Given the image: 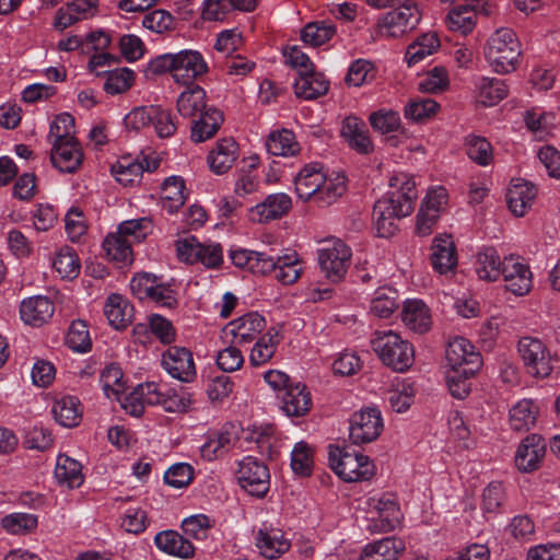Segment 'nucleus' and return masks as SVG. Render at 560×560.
<instances>
[{
    "label": "nucleus",
    "instance_id": "1",
    "mask_svg": "<svg viewBox=\"0 0 560 560\" xmlns=\"http://www.w3.org/2000/svg\"><path fill=\"white\" fill-rule=\"evenodd\" d=\"M389 187L390 190L373 208V223L380 237L395 235L399 220L413 211L417 199L416 183L407 174L394 175Z\"/></svg>",
    "mask_w": 560,
    "mask_h": 560
},
{
    "label": "nucleus",
    "instance_id": "2",
    "mask_svg": "<svg viewBox=\"0 0 560 560\" xmlns=\"http://www.w3.org/2000/svg\"><path fill=\"white\" fill-rule=\"evenodd\" d=\"M176 108L180 116L192 119L191 139L195 142L213 137L223 122L222 113L207 105L206 91L199 85L183 91L177 97Z\"/></svg>",
    "mask_w": 560,
    "mask_h": 560
},
{
    "label": "nucleus",
    "instance_id": "3",
    "mask_svg": "<svg viewBox=\"0 0 560 560\" xmlns=\"http://www.w3.org/2000/svg\"><path fill=\"white\" fill-rule=\"evenodd\" d=\"M148 71L152 74L170 72L175 82L188 84L207 73L208 65L199 51L185 49L155 57L148 65Z\"/></svg>",
    "mask_w": 560,
    "mask_h": 560
},
{
    "label": "nucleus",
    "instance_id": "4",
    "mask_svg": "<svg viewBox=\"0 0 560 560\" xmlns=\"http://www.w3.org/2000/svg\"><path fill=\"white\" fill-rule=\"evenodd\" d=\"M522 56V45L509 27L494 31L485 46V57L492 70L508 74L516 70Z\"/></svg>",
    "mask_w": 560,
    "mask_h": 560
},
{
    "label": "nucleus",
    "instance_id": "5",
    "mask_svg": "<svg viewBox=\"0 0 560 560\" xmlns=\"http://www.w3.org/2000/svg\"><path fill=\"white\" fill-rule=\"evenodd\" d=\"M329 465L347 482L369 480L375 475V465L369 456L350 447L329 446Z\"/></svg>",
    "mask_w": 560,
    "mask_h": 560
},
{
    "label": "nucleus",
    "instance_id": "6",
    "mask_svg": "<svg viewBox=\"0 0 560 560\" xmlns=\"http://www.w3.org/2000/svg\"><path fill=\"white\" fill-rule=\"evenodd\" d=\"M421 11L416 2L400 3L384 14L377 22V34L384 37H399L415 30L421 21Z\"/></svg>",
    "mask_w": 560,
    "mask_h": 560
},
{
    "label": "nucleus",
    "instance_id": "7",
    "mask_svg": "<svg viewBox=\"0 0 560 560\" xmlns=\"http://www.w3.org/2000/svg\"><path fill=\"white\" fill-rule=\"evenodd\" d=\"M266 326L265 318L250 312L228 323L222 329L221 338L228 347L224 350H238L250 343Z\"/></svg>",
    "mask_w": 560,
    "mask_h": 560
},
{
    "label": "nucleus",
    "instance_id": "8",
    "mask_svg": "<svg viewBox=\"0 0 560 560\" xmlns=\"http://www.w3.org/2000/svg\"><path fill=\"white\" fill-rule=\"evenodd\" d=\"M235 476L238 485L248 494L262 498L270 487V474L264 462L254 456H245L237 464Z\"/></svg>",
    "mask_w": 560,
    "mask_h": 560
},
{
    "label": "nucleus",
    "instance_id": "9",
    "mask_svg": "<svg viewBox=\"0 0 560 560\" xmlns=\"http://www.w3.org/2000/svg\"><path fill=\"white\" fill-rule=\"evenodd\" d=\"M369 512L375 514L369 521L371 533H387L394 530L401 520V513L396 501L387 495H373L368 499Z\"/></svg>",
    "mask_w": 560,
    "mask_h": 560
},
{
    "label": "nucleus",
    "instance_id": "10",
    "mask_svg": "<svg viewBox=\"0 0 560 560\" xmlns=\"http://www.w3.org/2000/svg\"><path fill=\"white\" fill-rule=\"evenodd\" d=\"M383 428L381 411L377 408L368 407L352 415L349 439L357 445L371 443L378 438Z\"/></svg>",
    "mask_w": 560,
    "mask_h": 560
},
{
    "label": "nucleus",
    "instance_id": "11",
    "mask_svg": "<svg viewBox=\"0 0 560 560\" xmlns=\"http://www.w3.org/2000/svg\"><path fill=\"white\" fill-rule=\"evenodd\" d=\"M351 250L341 241L328 242L318 250V262L326 277L332 281L341 279L350 265Z\"/></svg>",
    "mask_w": 560,
    "mask_h": 560
},
{
    "label": "nucleus",
    "instance_id": "12",
    "mask_svg": "<svg viewBox=\"0 0 560 560\" xmlns=\"http://www.w3.org/2000/svg\"><path fill=\"white\" fill-rule=\"evenodd\" d=\"M508 291L515 295H525L533 285V275L529 267L523 264L520 257H504L502 262V273Z\"/></svg>",
    "mask_w": 560,
    "mask_h": 560
},
{
    "label": "nucleus",
    "instance_id": "13",
    "mask_svg": "<svg viewBox=\"0 0 560 560\" xmlns=\"http://www.w3.org/2000/svg\"><path fill=\"white\" fill-rule=\"evenodd\" d=\"M292 208V199L288 194L276 192L267 196L264 201L249 210V219L257 223H267L285 215Z\"/></svg>",
    "mask_w": 560,
    "mask_h": 560
},
{
    "label": "nucleus",
    "instance_id": "14",
    "mask_svg": "<svg viewBox=\"0 0 560 560\" xmlns=\"http://www.w3.org/2000/svg\"><path fill=\"white\" fill-rule=\"evenodd\" d=\"M278 398L282 411L288 417H303L313 405L311 392L300 382L289 385L282 394L278 395Z\"/></svg>",
    "mask_w": 560,
    "mask_h": 560
},
{
    "label": "nucleus",
    "instance_id": "15",
    "mask_svg": "<svg viewBox=\"0 0 560 560\" xmlns=\"http://www.w3.org/2000/svg\"><path fill=\"white\" fill-rule=\"evenodd\" d=\"M546 454L545 440L537 434L526 436L515 454V464L521 471L536 470Z\"/></svg>",
    "mask_w": 560,
    "mask_h": 560
},
{
    "label": "nucleus",
    "instance_id": "16",
    "mask_svg": "<svg viewBox=\"0 0 560 560\" xmlns=\"http://www.w3.org/2000/svg\"><path fill=\"white\" fill-rule=\"evenodd\" d=\"M55 313L54 302L44 295H35L22 301L21 319L30 326L39 327L48 323Z\"/></svg>",
    "mask_w": 560,
    "mask_h": 560
},
{
    "label": "nucleus",
    "instance_id": "17",
    "mask_svg": "<svg viewBox=\"0 0 560 560\" xmlns=\"http://www.w3.org/2000/svg\"><path fill=\"white\" fill-rule=\"evenodd\" d=\"M431 250V264L440 275H445L456 268L457 253L450 234L436 235L433 238Z\"/></svg>",
    "mask_w": 560,
    "mask_h": 560
},
{
    "label": "nucleus",
    "instance_id": "18",
    "mask_svg": "<svg viewBox=\"0 0 560 560\" xmlns=\"http://www.w3.org/2000/svg\"><path fill=\"white\" fill-rule=\"evenodd\" d=\"M404 325L418 334H424L432 326V315L428 305L419 299L406 300L401 308Z\"/></svg>",
    "mask_w": 560,
    "mask_h": 560
},
{
    "label": "nucleus",
    "instance_id": "19",
    "mask_svg": "<svg viewBox=\"0 0 560 560\" xmlns=\"http://www.w3.org/2000/svg\"><path fill=\"white\" fill-rule=\"evenodd\" d=\"M537 196L536 187L528 182L515 180L506 192V203L515 217H524L533 207Z\"/></svg>",
    "mask_w": 560,
    "mask_h": 560
},
{
    "label": "nucleus",
    "instance_id": "20",
    "mask_svg": "<svg viewBox=\"0 0 560 560\" xmlns=\"http://www.w3.org/2000/svg\"><path fill=\"white\" fill-rule=\"evenodd\" d=\"M50 161L63 173H73L82 164L83 152L77 140L51 144Z\"/></svg>",
    "mask_w": 560,
    "mask_h": 560
},
{
    "label": "nucleus",
    "instance_id": "21",
    "mask_svg": "<svg viewBox=\"0 0 560 560\" xmlns=\"http://www.w3.org/2000/svg\"><path fill=\"white\" fill-rule=\"evenodd\" d=\"M256 546L265 558L277 559L290 549L291 542L281 529L264 527L256 534Z\"/></svg>",
    "mask_w": 560,
    "mask_h": 560
},
{
    "label": "nucleus",
    "instance_id": "22",
    "mask_svg": "<svg viewBox=\"0 0 560 560\" xmlns=\"http://www.w3.org/2000/svg\"><path fill=\"white\" fill-rule=\"evenodd\" d=\"M154 545L164 553L183 559H189L195 555L194 545L173 529H166L154 536Z\"/></svg>",
    "mask_w": 560,
    "mask_h": 560
},
{
    "label": "nucleus",
    "instance_id": "23",
    "mask_svg": "<svg viewBox=\"0 0 560 560\" xmlns=\"http://www.w3.org/2000/svg\"><path fill=\"white\" fill-rule=\"evenodd\" d=\"M161 364L176 380L190 382L196 376L191 352H163Z\"/></svg>",
    "mask_w": 560,
    "mask_h": 560
},
{
    "label": "nucleus",
    "instance_id": "24",
    "mask_svg": "<svg viewBox=\"0 0 560 560\" xmlns=\"http://www.w3.org/2000/svg\"><path fill=\"white\" fill-rule=\"evenodd\" d=\"M238 156V145L232 138H224L215 143L207 161L215 174L226 173Z\"/></svg>",
    "mask_w": 560,
    "mask_h": 560
},
{
    "label": "nucleus",
    "instance_id": "25",
    "mask_svg": "<svg viewBox=\"0 0 560 560\" xmlns=\"http://www.w3.org/2000/svg\"><path fill=\"white\" fill-rule=\"evenodd\" d=\"M104 315L115 329H125L133 318V306L122 295L113 293L104 304Z\"/></svg>",
    "mask_w": 560,
    "mask_h": 560
},
{
    "label": "nucleus",
    "instance_id": "26",
    "mask_svg": "<svg viewBox=\"0 0 560 560\" xmlns=\"http://www.w3.org/2000/svg\"><path fill=\"white\" fill-rule=\"evenodd\" d=\"M341 133L358 153L369 154L373 151L374 147L363 120L357 117H347L343 120Z\"/></svg>",
    "mask_w": 560,
    "mask_h": 560
},
{
    "label": "nucleus",
    "instance_id": "27",
    "mask_svg": "<svg viewBox=\"0 0 560 560\" xmlns=\"http://www.w3.org/2000/svg\"><path fill=\"white\" fill-rule=\"evenodd\" d=\"M405 550V542L396 537H386L369 542L362 549L359 560H397Z\"/></svg>",
    "mask_w": 560,
    "mask_h": 560
},
{
    "label": "nucleus",
    "instance_id": "28",
    "mask_svg": "<svg viewBox=\"0 0 560 560\" xmlns=\"http://www.w3.org/2000/svg\"><path fill=\"white\" fill-rule=\"evenodd\" d=\"M329 90V81L320 72L310 71L299 75L294 82V93L304 100H315L325 95Z\"/></svg>",
    "mask_w": 560,
    "mask_h": 560
},
{
    "label": "nucleus",
    "instance_id": "29",
    "mask_svg": "<svg viewBox=\"0 0 560 560\" xmlns=\"http://www.w3.org/2000/svg\"><path fill=\"white\" fill-rule=\"evenodd\" d=\"M187 198L185 182L179 176H170L165 178L161 187V202L163 209L168 213L177 212Z\"/></svg>",
    "mask_w": 560,
    "mask_h": 560
},
{
    "label": "nucleus",
    "instance_id": "30",
    "mask_svg": "<svg viewBox=\"0 0 560 560\" xmlns=\"http://www.w3.org/2000/svg\"><path fill=\"white\" fill-rule=\"evenodd\" d=\"M324 172L318 164L306 165L295 178V191L300 199H315L320 184L324 182Z\"/></svg>",
    "mask_w": 560,
    "mask_h": 560
},
{
    "label": "nucleus",
    "instance_id": "31",
    "mask_svg": "<svg viewBox=\"0 0 560 560\" xmlns=\"http://www.w3.org/2000/svg\"><path fill=\"white\" fill-rule=\"evenodd\" d=\"M481 365V352H446V372L474 376Z\"/></svg>",
    "mask_w": 560,
    "mask_h": 560
},
{
    "label": "nucleus",
    "instance_id": "32",
    "mask_svg": "<svg viewBox=\"0 0 560 560\" xmlns=\"http://www.w3.org/2000/svg\"><path fill=\"white\" fill-rule=\"evenodd\" d=\"M55 478L63 487L69 489L79 488L84 480L82 466L78 460L67 455H59L55 467Z\"/></svg>",
    "mask_w": 560,
    "mask_h": 560
},
{
    "label": "nucleus",
    "instance_id": "33",
    "mask_svg": "<svg viewBox=\"0 0 560 560\" xmlns=\"http://www.w3.org/2000/svg\"><path fill=\"white\" fill-rule=\"evenodd\" d=\"M476 89L477 100L483 106H494L509 94L506 82L497 78H480Z\"/></svg>",
    "mask_w": 560,
    "mask_h": 560
},
{
    "label": "nucleus",
    "instance_id": "34",
    "mask_svg": "<svg viewBox=\"0 0 560 560\" xmlns=\"http://www.w3.org/2000/svg\"><path fill=\"white\" fill-rule=\"evenodd\" d=\"M224 428L208 436L207 441L200 447L201 456L207 460H213L224 455L235 443L236 435L231 430Z\"/></svg>",
    "mask_w": 560,
    "mask_h": 560
},
{
    "label": "nucleus",
    "instance_id": "35",
    "mask_svg": "<svg viewBox=\"0 0 560 560\" xmlns=\"http://www.w3.org/2000/svg\"><path fill=\"white\" fill-rule=\"evenodd\" d=\"M538 406L532 399H522L510 409V425L514 431H528L537 420Z\"/></svg>",
    "mask_w": 560,
    "mask_h": 560
},
{
    "label": "nucleus",
    "instance_id": "36",
    "mask_svg": "<svg viewBox=\"0 0 560 560\" xmlns=\"http://www.w3.org/2000/svg\"><path fill=\"white\" fill-rule=\"evenodd\" d=\"M502 262L493 247H487L476 256L475 269L479 279L497 281L502 273Z\"/></svg>",
    "mask_w": 560,
    "mask_h": 560
},
{
    "label": "nucleus",
    "instance_id": "37",
    "mask_svg": "<svg viewBox=\"0 0 560 560\" xmlns=\"http://www.w3.org/2000/svg\"><path fill=\"white\" fill-rule=\"evenodd\" d=\"M51 411L55 420L66 428L78 425L82 417L80 401L73 396H66L56 400Z\"/></svg>",
    "mask_w": 560,
    "mask_h": 560
},
{
    "label": "nucleus",
    "instance_id": "38",
    "mask_svg": "<svg viewBox=\"0 0 560 560\" xmlns=\"http://www.w3.org/2000/svg\"><path fill=\"white\" fill-rule=\"evenodd\" d=\"M266 148L276 156H294L301 150L294 133L288 129L271 132L266 141Z\"/></svg>",
    "mask_w": 560,
    "mask_h": 560
},
{
    "label": "nucleus",
    "instance_id": "39",
    "mask_svg": "<svg viewBox=\"0 0 560 560\" xmlns=\"http://www.w3.org/2000/svg\"><path fill=\"white\" fill-rule=\"evenodd\" d=\"M324 183L314 199L319 206H329L341 197L347 189V178L343 174H332L327 176L324 173Z\"/></svg>",
    "mask_w": 560,
    "mask_h": 560
},
{
    "label": "nucleus",
    "instance_id": "40",
    "mask_svg": "<svg viewBox=\"0 0 560 560\" xmlns=\"http://www.w3.org/2000/svg\"><path fill=\"white\" fill-rule=\"evenodd\" d=\"M398 292L397 290L383 287L378 288L371 301V313L380 318H388L395 311H397Z\"/></svg>",
    "mask_w": 560,
    "mask_h": 560
},
{
    "label": "nucleus",
    "instance_id": "41",
    "mask_svg": "<svg viewBox=\"0 0 560 560\" xmlns=\"http://www.w3.org/2000/svg\"><path fill=\"white\" fill-rule=\"evenodd\" d=\"M301 272L302 267L295 252L277 256V266H275L273 275L279 282L285 285L292 284L300 278Z\"/></svg>",
    "mask_w": 560,
    "mask_h": 560
},
{
    "label": "nucleus",
    "instance_id": "42",
    "mask_svg": "<svg viewBox=\"0 0 560 560\" xmlns=\"http://www.w3.org/2000/svg\"><path fill=\"white\" fill-rule=\"evenodd\" d=\"M440 48V39L436 33L429 32L420 36L406 51V60L409 66L422 61Z\"/></svg>",
    "mask_w": 560,
    "mask_h": 560
},
{
    "label": "nucleus",
    "instance_id": "43",
    "mask_svg": "<svg viewBox=\"0 0 560 560\" xmlns=\"http://www.w3.org/2000/svg\"><path fill=\"white\" fill-rule=\"evenodd\" d=\"M122 376L121 369L116 364H109L102 371L101 384L107 398L120 400L126 388Z\"/></svg>",
    "mask_w": 560,
    "mask_h": 560
},
{
    "label": "nucleus",
    "instance_id": "44",
    "mask_svg": "<svg viewBox=\"0 0 560 560\" xmlns=\"http://www.w3.org/2000/svg\"><path fill=\"white\" fill-rule=\"evenodd\" d=\"M52 267L62 279H74L80 273V260L75 252L69 247H61L52 260Z\"/></svg>",
    "mask_w": 560,
    "mask_h": 560
},
{
    "label": "nucleus",
    "instance_id": "45",
    "mask_svg": "<svg viewBox=\"0 0 560 560\" xmlns=\"http://www.w3.org/2000/svg\"><path fill=\"white\" fill-rule=\"evenodd\" d=\"M65 343L70 350H91L92 337L86 322L73 320L68 327Z\"/></svg>",
    "mask_w": 560,
    "mask_h": 560
},
{
    "label": "nucleus",
    "instance_id": "46",
    "mask_svg": "<svg viewBox=\"0 0 560 560\" xmlns=\"http://www.w3.org/2000/svg\"><path fill=\"white\" fill-rule=\"evenodd\" d=\"M476 24V14L471 4L458 5L447 14V25L451 31L459 32L463 35L470 33Z\"/></svg>",
    "mask_w": 560,
    "mask_h": 560
},
{
    "label": "nucleus",
    "instance_id": "47",
    "mask_svg": "<svg viewBox=\"0 0 560 560\" xmlns=\"http://www.w3.org/2000/svg\"><path fill=\"white\" fill-rule=\"evenodd\" d=\"M103 248L112 260L121 262L132 260L131 243L124 238L118 232L109 233L105 237Z\"/></svg>",
    "mask_w": 560,
    "mask_h": 560
},
{
    "label": "nucleus",
    "instance_id": "48",
    "mask_svg": "<svg viewBox=\"0 0 560 560\" xmlns=\"http://www.w3.org/2000/svg\"><path fill=\"white\" fill-rule=\"evenodd\" d=\"M215 521L206 514H194L182 521L180 527L185 535L196 539L205 540L213 528Z\"/></svg>",
    "mask_w": 560,
    "mask_h": 560
},
{
    "label": "nucleus",
    "instance_id": "49",
    "mask_svg": "<svg viewBox=\"0 0 560 560\" xmlns=\"http://www.w3.org/2000/svg\"><path fill=\"white\" fill-rule=\"evenodd\" d=\"M37 516L31 513H11L1 518L2 528L11 535H24L37 526Z\"/></svg>",
    "mask_w": 560,
    "mask_h": 560
},
{
    "label": "nucleus",
    "instance_id": "50",
    "mask_svg": "<svg viewBox=\"0 0 560 560\" xmlns=\"http://www.w3.org/2000/svg\"><path fill=\"white\" fill-rule=\"evenodd\" d=\"M112 173L121 185L133 186L140 183L143 168L138 161L122 159L112 166Z\"/></svg>",
    "mask_w": 560,
    "mask_h": 560
},
{
    "label": "nucleus",
    "instance_id": "51",
    "mask_svg": "<svg viewBox=\"0 0 560 560\" xmlns=\"http://www.w3.org/2000/svg\"><path fill=\"white\" fill-rule=\"evenodd\" d=\"M336 34V27L326 22H311L301 32V38L313 47L327 43Z\"/></svg>",
    "mask_w": 560,
    "mask_h": 560
},
{
    "label": "nucleus",
    "instance_id": "52",
    "mask_svg": "<svg viewBox=\"0 0 560 560\" xmlns=\"http://www.w3.org/2000/svg\"><path fill=\"white\" fill-rule=\"evenodd\" d=\"M74 119L68 114L58 115L50 125L48 140L50 144L77 140L74 138Z\"/></svg>",
    "mask_w": 560,
    "mask_h": 560
},
{
    "label": "nucleus",
    "instance_id": "53",
    "mask_svg": "<svg viewBox=\"0 0 560 560\" xmlns=\"http://www.w3.org/2000/svg\"><path fill=\"white\" fill-rule=\"evenodd\" d=\"M416 389L409 382L402 381L388 392L387 400L392 409L398 413L407 411L413 404Z\"/></svg>",
    "mask_w": 560,
    "mask_h": 560
},
{
    "label": "nucleus",
    "instance_id": "54",
    "mask_svg": "<svg viewBox=\"0 0 560 560\" xmlns=\"http://www.w3.org/2000/svg\"><path fill=\"white\" fill-rule=\"evenodd\" d=\"M313 448L304 441L295 443L291 452V468L294 474L300 476H308L313 467Z\"/></svg>",
    "mask_w": 560,
    "mask_h": 560
},
{
    "label": "nucleus",
    "instance_id": "55",
    "mask_svg": "<svg viewBox=\"0 0 560 560\" xmlns=\"http://www.w3.org/2000/svg\"><path fill=\"white\" fill-rule=\"evenodd\" d=\"M466 152L470 160L482 166L489 165L493 160L492 147L482 137L468 136L466 138Z\"/></svg>",
    "mask_w": 560,
    "mask_h": 560
},
{
    "label": "nucleus",
    "instance_id": "56",
    "mask_svg": "<svg viewBox=\"0 0 560 560\" xmlns=\"http://www.w3.org/2000/svg\"><path fill=\"white\" fill-rule=\"evenodd\" d=\"M192 405V395L184 388H173L166 385L163 409L166 412L180 413L186 412Z\"/></svg>",
    "mask_w": 560,
    "mask_h": 560
},
{
    "label": "nucleus",
    "instance_id": "57",
    "mask_svg": "<svg viewBox=\"0 0 560 560\" xmlns=\"http://www.w3.org/2000/svg\"><path fill=\"white\" fill-rule=\"evenodd\" d=\"M523 360L530 374L546 377L553 369L555 355L551 352H524Z\"/></svg>",
    "mask_w": 560,
    "mask_h": 560
},
{
    "label": "nucleus",
    "instance_id": "58",
    "mask_svg": "<svg viewBox=\"0 0 560 560\" xmlns=\"http://www.w3.org/2000/svg\"><path fill=\"white\" fill-rule=\"evenodd\" d=\"M448 84L450 80L446 69L434 67L421 77L418 89L423 93H439L446 90Z\"/></svg>",
    "mask_w": 560,
    "mask_h": 560
},
{
    "label": "nucleus",
    "instance_id": "59",
    "mask_svg": "<svg viewBox=\"0 0 560 560\" xmlns=\"http://www.w3.org/2000/svg\"><path fill=\"white\" fill-rule=\"evenodd\" d=\"M133 79V72L127 68L109 71L104 83V90L112 95L124 93L130 89Z\"/></svg>",
    "mask_w": 560,
    "mask_h": 560
},
{
    "label": "nucleus",
    "instance_id": "60",
    "mask_svg": "<svg viewBox=\"0 0 560 560\" xmlns=\"http://www.w3.org/2000/svg\"><path fill=\"white\" fill-rule=\"evenodd\" d=\"M149 524L147 512L139 506L126 509L121 516L120 526L130 534L143 533Z\"/></svg>",
    "mask_w": 560,
    "mask_h": 560
},
{
    "label": "nucleus",
    "instance_id": "61",
    "mask_svg": "<svg viewBox=\"0 0 560 560\" xmlns=\"http://www.w3.org/2000/svg\"><path fill=\"white\" fill-rule=\"evenodd\" d=\"M371 346L372 350H394V348L406 350L411 347L407 340L392 329L375 331L371 339Z\"/></svg>",
    "mask_w": 560,
    "mask_h": 560
},
{
    "label": "nucleus",
    "instance_id": "62",
    "mask_svg": "<svg viewBox=\"0 0 560 560\" xmlns=\"http://www.w3.org/2000/svg\"><path fill=\"white\" fill-rule=\"evenodd\" d=\"M440 105L432 98H421L419 101L410 102L405 107L406 118L412 121H423L436 114Z\"/></svg>",
    "mask_w": 560,
    "mask_h": 560
},
{
    "label": "nucleus",
    "instance_id": "63",
    "mask_svg": "<svg viewBox=\"0 0 560 560\" xmlns=\"http://www.w3.org/2000/svg\"><path fill=\"white\" fill-rule=\"evenodd\" d=\"M142 25L155 33L162 34L175 28V19L165 10H154L143 16Z\"/></svg>",
    "mask_w": 560,
    "mask_h": 560
},
{
    "label": "nucleus",
    "instance_id": "64",
    "mask_svg": "<svg viewBox=\"0 0 560 560\" xmlns=\"http://www.w3.org/2000/svg\"><path fill=\"white\" fill-rule=\"evenodd\" d=\"M372 128L381 133H389L399 128L400 117L397 112L381 109L370 115Z\"/></svg>",
    "mask_w": 560,
    "mask_h": 560
}]
</instances>
